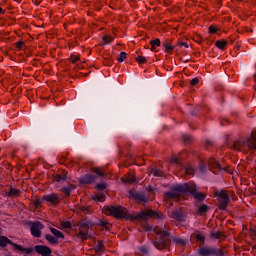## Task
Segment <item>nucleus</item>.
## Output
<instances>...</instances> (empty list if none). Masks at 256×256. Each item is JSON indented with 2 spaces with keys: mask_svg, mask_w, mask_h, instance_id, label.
<instances>
[{
  "mask_svg": "<svg viewBox=\"0 0 256 256\" xmlns=\"http://www.w3.org/2000/svg\"><path fill=\"white\" fill-rule=\"evenodd\" d=\"M105 215H111L116 219H131L132 221H147L148 219H164L163 214H159L151 209H146L140 213L130 214L123 206H109L103 209Z\"/></svg>",
  "mask_w": 256,
  "mask_h": 256,
  "instance_id": "1",
  "label": "nucleus"
},
{
  "mask_svg": "<svg viewBox=\"0 0 256 256\" xmlns=\"http://www.w3.org/2000/svg\"><path fill=\"white\" fill-rule=\"evenodd\" d=\"M177 193H190L196 201H205L206 195L197 191V186L193 183L178 184L174 186L173 191L167 192L168 199H177Z\"/></svg>",
  "mask_w": 256,
  "mask_h": 256,
  "instance_id": "2",
  "label": "nucleus"
},
{
  "mask_svg": "<svg viewBox=\"0 0 256 256\" xmlns=\"http://www.w3.org/2000/svg\"><path fill=\"white\" fill-rule=\"evenodd\" d=\"M154 233H156V235H159L158 240L153 241L154 247L159 250L169 249L171 245V237L169 232L162 230L161 228L156 226L154 228Z\"/></svg>",
  "mask_w": 256,
  "mask_h": 256,
  "instance_id": "3",
  "label": "nucleus"
},
{
  "mask_svg": "<svg viewBox=\"0 0 256 256\" xmlns=\"http://www.w3.org/2000/svg\"><path fill=\"white\" fill-rule=\"evenodd\" d=\"M92 227H93V224L91 222L80 223L79 232L76 234V237H78V239H81L82 241L90 239Z\"/></svg>",
  "mask_w": 256,
  "mask_h": 256,
  "instance_id": "4",
  "label": "nucleus"
},
{
  "mask_svg": "<svg viewBox=\"0 0 256 256\" xmlns=\"http://www.w3.org/2000/svg\"><path fill=\"white\" fill-rule=\"evenodd\" d=\"M200 256H225V253L217 247L205 246L198 250Z\"/></svg>",
  "mask_w": 256,
  "mask_h": 256,
  "instance_id": "5",
  "label": "nucleus"
},
{
  "mask_svg": "<svg viewBox=\"0 0 256 256\" xmlns=\"http://www.w3.org/2000/svg\"><path fill=\"white\" fill-rule=\"evenodd\" d=\"M216 197L219 202V209L225 211L227 209V205H229V194L225 191L216 192Z\"/></svg>",
  "mask_w": 256,
  "mask_h": 256,
  "instance_id": "6",
  "label": "nucleus"
},
{
  "mask_svg": "<svg viewBox=\"0 0 256 256\" xmlns=\"http://www.w3.org/2000/svg\"><path fill=\"white\" fill-rule=\"evenodd\" d=\"M208 167L213 173H221L225 171V167L221 166V164L214 158H210L208 160Z\"/></svg>",
  "mask_w": 256,
  "mask_h": 256,
  "instance_id": "7",
  "label": "nucleus"
},
{
  "mask_svg": "<svg viewBox=\"0 0 256 256\" xmlns=\"http://www.w3.org/2000/svg\"><path fill=\"white\" fill-rule=\"evenodd\" d=\"M45 229V226L41 222H34L30 226V231L33 237H41V231Z\"/></svg>",
  "mask_w": 256,
  "mask_h": 256,
  "instance_id": "8",
  "label": "nucleus"
},
{
  "mask_svg": "<svg viewBox=\"0 0 256 256\" xmlns=\"http://www.w3.org/2000/svg\"><path fill=\"white\" fill-rule=\"evenodd\" d=\"M43 199L51 205H59V203H61V196L55 193L44 195Z\"/></svg>",
  "mask_w": 256,
  "mask_h": 256,
  "instance_id": "9",
  "label": "nucleus"
},
{
  "mask_svg": "<svg viewBox=\"0 0 256 256\" xmlns=\"http://www.w3.org/2000/svg\"><path fill=\"white\" fill-rule=\"evenodd\" d=\"M7 245H12L14 249L23 250V246L13 243V241L9 240V238L5 236H0V247H7Z\"/></svg>",
  "mask_w": 256,
  "mask_h": 256,
  "instance_id": "10",
  "label": "nucleus"
},
{
  "mask_svg": "<svg viewBox=\"0 0 256 256\" xmlns=\"http://www.w3.org/2000/svg\"><path fill=\"white\" fill-rule=\"evenodd\" d=\"M169 217H171V219H176V221H183L185 219V216L183 215V212L181 211V209H175L172 211L168 212Z\"/></svg>",
  "mask_w": 256,
  "mask_h": 256,
  "instance_id": "11",
  "label": "nucleus"
},
{
  "mask_svg": "<svg viewBox=\"0 0 256 256\" xmlns=\"http://www.w3.org/2000/svg\"><path fill=\"white\" fill-rule=\"evenodd\" d=\"M95 179H97V177L93 174H86L79 179V183H81V185H89L94 183Z\"/></svg>",
  "mask_w": 256,
  "mask_h": 256,
  "instance_id": "12",
  "label": "nucleus"
},
{
  "mask_svg": "<svg viewBox=\"0 0 256 256\" xmlns=\"http://www.w3.org/2000/svg\"><path fill=\"white\" fill-rule=\"evenodd\" d=\"M130 197L132 199H135L136 201H141L142 203H147V196L143 193L139 192H130Z\"/></svg>",
  "mask_w": 256,
  "mask_h": 256,
  "instance_id": "13",
  "label": "nucleus"
},
{
  "mask_svg": "<svg viewBox=\"0 0 256 256\" xmlns=\"http://www.w3.org/2000/svg\"><path fill=\"white\" fill-rule=\"evenodd\" d=\"M20 195H21V190L16 188H10L7 193V197H11L12 199L15 197H20Z\"/></svg>",
  "mask_w": 256,
  "mask_h": 256,
  "instance_id": "14",
  "label": "nucleus"
},
{
  "mask_svg": "<svg viewBox=\"0 0 256 256\" xmlns=\"http://www.w3.org/2000/svg\"><path fill=\"white\" fill-rule=\"evenodd\" d=\"M75 189H76L75 185L70 184L68 187H63L61 191L66 195V197H69V195H71V193H73Z\"/></svg>",
  "mask_w": 256,
  "mask_h": 256,
  "instance_id": "15",
  "label": "nucleus"
},
{
  "mask_svg": "<svg viewBox=\"0 0 256 256\" xmlns=\"http://www.w3.org/2000/svg\"><path fill=\"white\" fill-rule=\"evenodd\" d=\"M123 183H129L130 185H133V183H137V178H135L134 175H128L124 176L122 178Z\"/></svg>",
  "mask_w": 256,
  "mask_h": 256,
  "instance_id": "16",
  "label": "nucleus"
},
{
  "mask_svg": "<svg viewBox=\"0 0 256 256\" xmlns=\"http://www.w3.org/2000/svg\"><path fill=\"white\" fill-rule=\"evenodd\" d=\"M105 251V245L103 242L98 241V243L95 245V253L96 255H101Z\"/></svg>",
  "mask_w": 256,
  "mask_h": 256,
  "instance_id": "17",
  "label": "nucleus"
},
{
  "mask_svg": "<svg viewBox=\"0 0 256 256\" xmlns=\"http://www.w3.org/2000/svg\"><path fill=\"white\" fill-rule=\"evenodd\" d=\"M53 178H54V181H57V182L67 181V172H61V174H55Z\"/></svg>",
  "mask_w": 256,
  "mask_h": 256,
  "instance_id": "18",
  "label": "nucleus"
},
{
  "mask_svg": "<svg viewBox=\"0 0 256 256\" xmlns=\"http://www.w3.org/2000/svg\"><path fill=\"white\" fill-rule=\"evenodd\" d=\"M162 45L167 53H173V49H175V47L170 44L169 40L164 41Z\"/></svg>",
  "mask_w": 256,
  "mask_h": 256,
  "instance_id": "19",
  "label": "nucleus"
},
{
  "mask_svg": "<svg viewBox=\"0 0 256 256\" xmlns=\"http://www.w3.org/2000/svg\"><path fill=\"white\" fill-rule=\"evenodd\" d=\"M51 233L55 236L56 239H65V235L61 233V231L55 229V228H50Z\"/></svg>",
  "mask_w": 256,
  "mask_h": 256,
  "instance_id": "20",
  "label": "nucleus"
},
{
  "mask_svg": "<svg viewBox=\"0 0 256 256\" xmlns=\"http://www.w3.org/2000/svg\"><path fill=\"white\" fill-rule=\"evenodd\" d=\"M45 239L50 242L51 245H57V243H59V240L51 234H46Z\"/></svg>",
  "mask_w": 256,
  "mask_h": 256,
  "instance_id": "21",
  "label": "nucleus"
},
{
  "mask_svg": "<svg viewBox=\"0 0 256 256\" xmlns=\"http://www.w3.org/2000/svg\"><path fill=\"white\" fill-rule=\"evenodd\" d=\"M98 225L103 227V229H106V231L111 229V223H109L107 220H100Z\"/></svg>",
  "mask_w": 256,
  "mask_h": 256,
  "instance_id": "22",
  "label": "nucleus"
},
{
  "mask_svg": "<svg viewBox=\"0 0 256 256\" xmlns=\"http://www.w3.org/2000/svg\"><path fill=\"white\" fill-rule=\"evenodd\" d=\"M150 45H151V51H155V47L161 46V40L159 38H156L155 40H151Z\"/></svg>",
  "mask_w": 256,
  "mask_h": 256,
  "instance_id": "23",
  "label": "nucleus"
},
{
  "mask_svg": "<svg viewBox=\"0 0 256 256\" xmlns=\"http://www.w3.org/2000/svg\"><path fill=\"white\" fill-rule=\"evenodd\" d=\"M92 173H96L98 177H105V172L99 167H92L91 168Z\"/></svg>",
  "mask_w": 256,
  "mask_h": 256,
  "instance_id": "24",
  "label": "nucleus"
},
{
  "mask_svg": "<svg viewBox=\"0 0 256 256\" xmlns=\"http://www.w3.org/2000/svg\"><path fill=\"white\" fill-rule=\"evenodd\" d=\"M207 211H209V206H207L206 204H203L198 207L199 215H203V213H207Z\"/></svg>",
  "mask_w": 256,
  "mask_h": 256,
  "instance_id": "25",
  "label": "nucleus"
},
{
  "mask_svg": "<svg viewBox=\"0 0 256 256\" xmlns=\"http://www.w3.org/2000/svg\"><path fill=\"white\" fill-rule=\"evenodd\" d=\"M216 47H218V49H225L226 45H227V41L225 40H218L215 43Z\"/></svg>",
  "mask_w": 256,
  "mask_h": 256,
  "instance_id": "26",
  "label": "nucleus"
},
{
  "mask_svg": "<svg viewBox=\"0 0 256 256\" xmlns=\"http://www.w3.org/2000/svg\"><path fill=\"white\" fill-rule=\"evenodd\" d=\"M94 201H99L100 203H103L105 201V194H96L92 197Z\"/></svg>",
  "mask_w": 256,
  "mask_h": 256,
  "instance_id": "27",
  "label": "nucleus"
},
{
  "mask_svg": "<svg viewBox=\"0 0 256 256\" xmlns=\"http://www.w3.org/2000/svg\"><path fill=\"white\" fill-rule=\"evenodd\" d=\"M211 237L213 239H223V233L217 232V231H213V232H211Z\"/></svg>",
  "mask_w": 256,
  "mask_h": 256,
  "instance_id": "28",
  "label": "nucleus"
},
{
  "mask_svg": "<svg viewBox=\"0 0 256 256\" xmlns=\"http://www.w3.org/2000/svg\"><path fill=\"white\" fill-rule=\"evenodd\" d=\"M127 59V53L121 52L119 57L117 58L118 63H123Z\"/></svg>",
  "mask_w": 256,
  "mask_h": 256,
  "instance_id": "29",
  "label": "nucleus"
},
{
  "mask_svg": "<svg viewBox=\"0 0 256 256\" xmlns=\"http://www.w3.org/2000/svg\"><path fill=\"white\" fill-rule=\"evenodd\" d=\"M152 175H154V177H163V172L157 168H154L152 170Z\"/></svg>",
  "mask_w": 256,
  "mask_h": 256,
  "instance_id": "30",
  "label": "nucleus"
},
{
  "mask_svg": "<svg viewBox=\"0 0 256 256\" xmlns=\"http://www.w3.org/2000/svg\"><path fill=\"white\" fill-rule=\"evenodd\" d=\"M173 241L178 245H186L187 243V241H185L183 238H178V237L173 238Z\"/></svg>",
  "mask_w": 256,
  "mask_h": 256,
  "instance_id": "31",
  "label": "nucleus"
},
{
  "mask_svg": "<svg viewBox=\"0 0 256 256\" xmlns=\"http://www.w3.org/2000/svg\"><path fill=\"white\" fill-rule=\"evenodd\" d=\"M194 235L196 241H201L202 243L205 241V235H203L202 233H196Z\"/></svg>",
  "mask_w": 256,
  "mask_h": 256,
  "instance_id": "32",
  "label": "nucleus"
},
{
  "mask_svg": "<svg viewBox=\"0 0 256 256\" xmlns=\"http://www.w3.org/2000/svg\"><path fill=\"white\" fill-rule=\"evenodd\" d=\"M102 41H103L104 45H109V43H111V41H113V37H111V36H104Z\"/></svg>",
  "mask_w": 256,
  "mask_h": 256,
  "instance_id": "33",
  "label": "nucleus"
},
{
  "mask_svg": "<svg viewBox=\"0 0 256 256\" xmlns=\"http://www.w3.org/2000/svg\"><path fill=\"white\" fill-rule=\"evenodd\" d=\"M136 61L139 63V65H143L144 63H147V58H145V56H138Z\"/></svg>",
  "mask_w": 256,
  "mask_h": 256,
  "instance_id": "34",
  "label": "nucleus"
},
{
  "mask_svg": "<svg viewBox=\"0 0 256 256\" xmlns=\"http://www.w3.org/2000/svg\"><path fill=\"white\" fill-rule=\"evenodd\" d=\"M96 189H98V191H105V189H107V184L99 183L96 185Z\"/></svg>",
  "mask_w": 256,
  "mask_h": 256,
  "instance_id": "35",
  "label": "nucleus"
},
{
  "mask_svg": "<svg viewBox=\"0 0 256 256\" xmlns=\"http://www.w3.org/2000/svg\"><path fill=\"white\" fill-rule=\"evenodd\" d=\"M61 227H63L64 229H71L72 225L70 221H63L61 222Z\"/></svg>",
  "mask_w": 256,
  "mask_h": 256,
  "instance_id": "36",
  "label": "nucleus"
},
{
  "mask_svg": "<svg viewBox=\"0 0 256 256\" xmlns=\"http://www.w3.org/2000/svg\"><path fill=\"white\" fill-rule=\"evenodd\" d=\"M185 173L186 175H193V173H195V170L191 166H188L187 168H185Z\"/></svg>",
  "mask_w": 256,
  "mask_h": 256,
  "instance_id": "37",
  "label": "nucleus"
},
{
  "mask_svg": "<svg viewBox=\"0 0 256 256\" xmlns=\"http://www.w3.org/2000/svg\"><path fill=\"white\" fill-rule=\"evenodd\" d=\"M41 203H43V201H41V199L39 198H36L34 201H33V205L37 208V207H41Z\"/></svg>",
  "mask_w": 256,
  "mask_h": 256,
  "instance_id": "38",
  "label": "nucleus"
},
{
  "mask_svg": "<svg viewBox=\"0 0 256 256\" xmlns=\"http://www.w3.org/2000/svg\"><path fill=\"white\" fill-rule=\"evenodd\" d=\"M170 163H171L172 165H179V158H177V157L172 158V159L170 160Z\"/></svg>",
  "mask_w": 256,
  "mask_h": 256,
  "instance_id": "39",
  "label": "nucleus"
},
{
  "mask_svg": "<svg viewBox=\"0 0 256 256\" xmlns=\"http://www.w3.org/2000/svg\"><path fill=\"white\" fill-rule=\"evenodd\" d=\"M18 251H25L27 254L29 253H33V248H23L22 246V250L21 249H17Z\"/></svg>",
  "mask_w": 256,
  "mask_h": 256,
  "instance_id": "40",
  "label": "nucleus"
},
{
  "mask_svg": "<svg viewBox=\"0 0 256 256\" xmlns=\"http://www.w3.org/2000/svg\"><path fill=\"white\" fill-rule=\"evenodd\" d=\"M179 47H185L186 49H189V44L187 42H180L178 43Z\"/></svg>",
  "mask_w": 256,
  "mask_h": 256,
  "instance_id": "41",
  "label": "nucleus"
},
{
  "mask_svg": "<svg viewBox=\"0 0 256 256\" xmlns=\"http://www.w3.org/2000/svg\"><path fill=\"white\" fill-rule=\"evenodd\" d=\"M141 253H144V255H149V250L145 247L140 248Z\"/></svg>",
  "mask_w": 256,
  "mask_h": 256,
  "instance_id": "42",
  "label": "nucleus"
},
{
  "mask_svg": "<svg viewBox=\"0 0 256 256\" xmlns=\"http://www.w3.org/2000/svg\"><path fill=\"white\" fill-rule=\"evenodd\" d=\"M80 211H82V213H89V207L82 206Z\"/></svg>",
  "mask_w": 256,
  "mask_h": 256,
  "instance_id": "43",
  "label": "nucleus"
},
{
  "mask_svg": "<svg viewBox=\"0 0 256 256\" xmlns=\"http://www.w3.org/2000/svg\"><path fill=\"white\" fill-rule=\"evenodd\" d=\"M209 33H217V28H215L214 26H210L209 27Z\"/></svg>",
  "mask_w": 256,
  "mask_h": 256,
  "instance_id": "44",
  "label": "nucleus"
},
{
  "mask_svg": "<svg viewBox=\"0 0 256 256\" xmlns=\"http://www.w3.org/2000/svg\"><path fill=\"white\" fill-rule=\"evenodd\" d=\"M23 45H24V43L22 41L16 42V47L18 49H23Z\"/></svg>",
  "mask_w": 256,
  "mask_h": 256,
  "instance_id": "45",
  "label": "nucleus"
},
{
  "mask_svg": "<svg viewBox=\"0 0 256 256\" xmlns=\"http://www.w3.org/2000/svg\"><path fill=\"white\" fill-rule=\"evenodd\" d=\"M190 83H191L192 86L197 85V83H199V78L192 79Z\"/></svg>",
  "mask_w": 256,
  "mask_h": 256,
  "instance_id": "46",
  "label": "nucleus"
},
{
  "mask_svg": "<svg viewBox=\"0 0 256 256\" xmlns=\"http://www.w3.org/2000/svg\"><path fill=\"white\" fill-rule=\"evenodd\" d=\"M79 61H80L79 56H74V57H72V63H77V62H79Z\"/></svg>",
  "mask_w": 256,
  "mask_h": 256,
  "instance_id": "47",
  "label": "nucleus"
},
{
  "mask_svg": "<svg viewBox=\"0 0 256 256\" xmlns=\"http://www.w3.org/2000/svg\"><path fill=\"white\" fill-rule=\"evenodd\" d=\"M184 142L189 143L191 141V137L189 136H183Z\"/></svg>",
  "mask_w": 256,
  "mask_h": 256,
  "instance_id": "48",
  "label": "nucleus"
},
{
  "mask_svg": "<svg viewBox=\"0 0 256 256\" xmlns=\"http://www.w3.org/2000/svg\"><path fill=\"white\" fill-rule=\"evenodd\" d=\"M3 13V8L0 7V14Z\"/></svg>",
  "mask_w": 256,
  "mask_h": 256,
  "instance_id": "49",
  "label": "nucleus"
},
{
  "mask_svg": "<svg viewBox=\"0 0 256 256\" xmlns=\"http://www.w3.org/2000/svg\"><path fill=\"white\" fill-rule=\"evenodd\" d=\"M207 144H208V145H211V142L207 141Z\"/></svg>",
  "mask_w": 256,
  "mask_h": 256,
  "instance_id": "50",
  "label": "nucleus"
}]
</instances>
